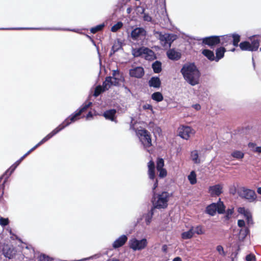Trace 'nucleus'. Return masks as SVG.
Returning <instances> with one entry per match:
<instances>
[{
    "label": "nucleus",
    "mask_w": 261,
    "mask_h": 261,
    "mask_svg": "<svg viewBox=\"0 0 261 261\" xmlns=\"http://www.w3.org/2000/svg\"><path fill=\"white\" fill-rule=\"evenodd\" d=\"M180 72L185 81L192 86L200 83L201 72L194 62L183 64Z\"/></svg>",
    "instance_id": "nucleus-1"
},
{
    "label": "nucleus",
    "mask_w": 261,
    "mask_h": 261,
    "mask_svg": "<svg viewBox=\"0 0 261 261\" xmlns=\"http://www.w3.org/2000/svg\"><path fill=\"white\" fill-rule=\"evenodd\" d=\"M92 105V102L86 100L81 107L77 109L74 112L69 116L63 122L65 126H68L71 123L74 122L80 119L79 116L81 114L86 111L89 107Z\"/></svg>",
    "instance_id": "nucleus-2"
},
{
    "label": "nucleus",
    "mask_w": 261,
    "mask_h": 261,
    "mask_svg": "<svg viewBox=\"0 0 261 261\" xmlns=\"http://www.w3.org/2000/svg\"><path fill=\"white\" fill-rule=\"evenodd\" d=\"M225 205L219 198L217 202H213L208 205L205 208V213L211 216H214L217 212L219 214L225 213Z\"/></svg>",
    "instance_id": "nucleus-3"
},
{
    "label": "nucleus",
    "mask_w": 261,
    "mask_h": 261,
    "mask_svg": "<svg viewBox=\"0 0 261 261\" xmlns=\"http://www.w3.org/2000/svg\"><path fill=\"white\" fill-rule=\"evenodd\" d=\"M255 35L249 37L251 42L249 41H243L239 44L240 49L243 51H255L257 50L259 46V40L253 39Z\"/></svg>",
    "instance_id": "nucleus-4"
},
{
    "label": "nucleus",
    "mask_w": 261,
    "mask_h": 261,
    "mask_svg": "<svg viewBox=\"0 0 261 261\" xmlns=\"http://www.w3.org/2000/svg\"><path fill=\"white\" fill-rule=\"evenodd\" d=\"M194 40L197 41H202V45H207L211 48L214 49L215 47L221 43V36L214 35L207 36L203 38L196 37Z\"/></svg>",
    "instance_id": "nucleus-5"
},
{
    "label": "nucleus",
    "mask_w": 261,
    "mask_h": 261,
    "mask_svg": "<svg viewBox=\"0 0 261 261\" xmlns=\"http://www.w3.org/2000/svg\"><path fill=\"white\" fill-rule=\"evenodd\" d=\"M136 134L144 146L150 147L152 145L151 135L147 129H138L136 131Z\"/></svg>",
    "instance_id": "nucleus-6"
},
{
    "label": "nucleus",
    "mask_w": 261,
    "mask_h": 261,
    "mask_svg": "<svg viewBox=\"0 0 261 261\" xmlns=\"http://www.w3.org/2000/svg\"><path fill=\"white\" fill-rule=\"evenodd\" d=\"M0 30H63L72 31L73 32H77V31L75 29H70L67 28H26V27H19V28H2Z\"/></svg>",
    "instance_id": "nucleus-7"
},
{
    "label": "nucleus",
    "mask_w": 261,
    "mask_h": 261,
    "mask_svg": "<svg viewBox=\"0 0 261 261\" xmlns=\"http://www.w3.org/2000/svg\"><path fill=\"white\" fill-rule=\"evenodd\" d=\"M147 239L145 238H143L141 240L133 238L129 240L128 242L129 248L134 251L144 249L147 246Z\"/></svg>",
    "instance_id": "nucleus-8"
},
{
    "label": "nucleus",
    "mask_w": 261,
    "mask_h": 261,
    "mask_svg": "<svg viewBox=\"0 0 261 261\" xmlns=\"http://www.w3.org/2000/svg\"><path fill=\"white\" fill-rule=\"evenodd\" d=\"M172 193H169L167 191H163L158 194L157 201L154 203L159 205L161 208H165L168 206V202L169 198L172 196Z\"/></svg>",
    "instance_id": "nucleus-9"
},
{
    "label": "nucleus",
    "mask_w": 261,
    "mask_h": 261,
    "mask_svg": "<svg viewBox=\"0 0 261 261\" xmlns=\"http://www.w3.org/2000/svg\"><path fill=\"white\" fill-rule=\"evenodd\" d=\"M156 33L159 34V39L160 41L164 42L163 45L168 44L169 47H171L172 43L177 38V35L172 33L163 34L160 32H156Z\"/></svg>",
    "instance_id": "nucleus-10"
},
{
    "label": "nucleus",
    "mask_w": 261,
    "mask_h": 261,
    "mask_svg": "<svg viewBox=\"0 0 261 261\" xmlns=\"http://www.w3.org/2000/svg\"><path fill=\"white\" fill-rule=\"evenodd\" d=\"M242 192L239 193V196L243 199H245L249 202L256 201L257 195L253 190L242 187Z\"/></svg>",
    "instance_id": "nucleus-11"
},
{
    "label": "nucleus",
    "mask_w": 261,
    "mask_h": 261,
    "mask_svg": "<svg viewBox=\"0 0 261 261\" xmlns=\"http://www.w3.org/2000/svg\"><path fill=\"white\" fill-rule=\"evenodd\" d=\"M66 126H65V124L62 122L60 124H59L56 128L53 129L50 133L47 135L44 138H43L37 144L40 146L42 144H44L45 142L47 141L48 140L51 139L53 137L55 136L56 134L59 133L60 131L64 129Z\"/></svg>",
    "instance_id": "nucleus-12"
},
{
    "label": "nucleus",
    "mask_w": 261,
    "mask_h": 261,
    "mask_svg": "<svg viewBox=\"0 0 261 261\" xmlns=\"http://www.w3.org/2000/svg\"><path fill=\"white\" fill-rule=\"evenodd\" d=\"M167 58L173 61H177L180 59L181 57V54L178 49H176L175 48L169 49L166 52Z\"/></svg>",
    "instance_id": "nucleus-13"
},
{
    "label": "nucleus",
    "mask_w": 261,
    "mask_h": 261,
    "mask_svg": "<svg viewBox=\"0 0 261 261\" xmlns=\"http://www.w3.org/2000/svg\"><path fill=\"white\" fill-rule=\"evenodd\" d=\"M147 32L144 28L138 27L133 29L130 33V37L133 40H138L140 37L146 36Z\"/></svg>",
    "instance_id": "nucleus-14"
},
{
    "label": "nucleus",
    "mask_w": 261,
    "mask_h": 261,
    "mask_svg": "<svg viewBox=\"0 0 261 261\" xmlns=\"http://www.w3.org/2000/svg\"><path fill=\"white\" fill-rule=\"evenodd\" d=\"M145 73L144 68L141 66H137L129 70L130 76L137 79L142 78Z\"/></svg>",
    "instance_id": "nucleus-15"
},
{
    "label": "nucleus",
    "mask_w": 261,
    "mask_h": 261,
    "mask_svg": "<svg viewBox=\"0 0 261 261\" xmlns=\"http://www.w3.org/2000/svg\"><path fill=\"white\" fill-rule=\"evenodd\" d=\"M208 192L212 197L219 196L223 193V187L220 184L210 186Z\"/></svg>",
    "instance_id": "nucleus-16"
},
{
    "label": "nucleus",
    "mask_w": 261,
    "mask_h": 261,
    "mask_svg": "<svg viewBox=\"0 0 261 261\" xmlns=\"http://www.w3.org/2000/svg\"><path fill=\"white\" fill-rule=\"evenodd\" d=\"M116 113L117 111L116 109H112L104 112L102 116L106 118V119L110 120L111 121L114 122L115 123H117L118 121L117 120Z\"/></svg>",
    "instance_id": "nucleus-17"
},
{
    "label": "nucleus",
    "mask_w": 261,
    "mask_h": 261,
    "mask_svg": "<svg viewBox=\"0 0 261 261\" xmlns=\"http://www.w3.org/2000/svg\"><path fill=\"white\" fill-rule=\"evenodd\" d=\"M193 129L188 126H184L178 132V136L183 139L188 140L192 133Z\"/></svg>",
    "instance_id": "nucleus-18"
},
{
    "label": "nucleus",
    "mask_w": 261,
    "mask_h": 261,
    "mask_svg": "<svg viewBox=\"0 0 261 261\" xmlns=\"http://www.w3.org/2000/svg\"><path fill=\"white\" fill-rule=\"evenodd\" d=\"M127 235H121L113 242L112 244L113 248L116 249L123 246L127 242Z\"/></svg>",
    "instance_id": "nucleus-19"
},
{
    "label": "nucleus",
    "mask_w": 261,
    "mask_h": 261,
    "mask_svg": "<svg viewBox=\"0 0 261 261\" xmlns=\"http://www.w3.org/2000/svg\"><path fill=\"white\" fill-rule=\"evenodd\" d=\"M148 85L150 87L159 89L161 86V81L159 76H152L148 81Z\"/></svg>",
    "instance_id": "nucleus-20"
},
{
    "label": "nucleus",
    "mask_w": 261,
    "mask_h": 261,
    "mask_svg": "<svg viewBox=\"0 0 261 261\" xmlns=\"http://www.w3.org/2000/svg\"><path fill=\"white\" fill-rule=\"evenodd\" d=\"M143 55H144V59L146 60L152 61L156 59L154 51L147 47L145 48Z\"/></svg>",
    "instance_id": "nucleus-21"
},
{
    "label": "nucleus",
    "mask_w": 261,
    "mask_h": 261,
    "mask_svg": "<svg viewBox=\"0 0 261 261\" xmlns=\"http://www.w3.org/2000/svg\"><path fill=\"white\" fill-rule=\"evenodd\" d=\"M226 51L225 48L223 46L217 48L216 49L215 61L218 62L220 59L223 58Z\"/></svg>",
    "instance_id": "nucleus-22"
},
{
    "label": "nucleus",
    "mask_w": 261,
    "mask_h": 261,
    "mask_svg": "<svg viewBox=\"0 0 261 261\" xmlns=\"http://www.w3.org/2000/svg\"><path fill=\"white\" fill-rule=\"evenodd\" d=\"M120 49H122V43L118 39L117 43H114L112 46L110 53L109 54V57H111L116 52L119 51Z\"/></svg>",
    "instance_id": "nucleus-23"
},
{
    "label": "nucleus",
    "mask_w": 261,
    "mask_h": 261,
    "mask_svg": "<svg viewBox=\"0 0 261 261\" xmlns=\"http://www.w3.org/2000/svg\"><path fill=\"white\" fill-rule=\"evenodd\" d=\"M194 235V227L192 226L190 229L187 231H184L181 233V237L184 240H188L191 239Z\"/></svg>",
    "instance_id": "nucleus-24"
},
{
    "label": "nucleus",
    "mask_w": 261,
    "mask_h": 261,
    "mask_svg": "<svg viewBox=\"0 0 261 261\" xmlns=\"http://www.w3.org/2000/svg\"><path fill=\"white\" fill-rule=\"evenodd\" d=\"M202 54L210 61H215V56L213 51L208 49H204L202 51Z\"/></svg>",
    "instance_id": "nucleus-25"
},
{
    "label": "nucleus",
    "mask_w": 261,
    "mask_h": 261,
    "mask_svg": "<svg viewBox=\"0 0 261 261\" xmlns=\"http://www.w3.org/2000/svg\"><path fill=\"white\" fill-rule=\"evenodd\" d=\"M250 233V230L249 227H246L242 228L239 231V239L240 241H244L246 237Z\"/></svg>",
    "instance_id": "nucleus-26"
},
{
    "label": "nucleus",
    "mask_w": 261,
    "mask_h": 261,
    "mask_svg": "<svg viewBox=\"0 0 261 261\" xmlns=\"http://www.w3.org/2000/svg\"><path fill=\"white\" fill-rule=\"evenodd\" d=\"M221 36V43L220 44L223 46H226L228 44H231V34H227Z\"/></svg>",
    "instance_id": "nucleus-27"
},
{
    "label": "nucleus",
    "mask_w": 261,
    "mask_h": 261,
    "mask_svg": "<svg viewBox=\"0 0 261 261\" xmlns=\"http://www.w3.org/2000/svg\"><path fill=\"white\" fill-rule=\"evenodd\" d=\"M190 158L194 164H199L200 163V159L197 150H194L191 152Z\"/></svg>",
    "instance_id": "nucleus-28"
},
{
    "label": "nucleus",
    "mask_w": 261,
    "mask_h": 261,
    "mask_svg": "<svg viewBox=\"0 0 261 261\" xmlns=\"http://www.w3.org/2000/svg\"><path fill=\"white\" fill-rule=\"evenodd\" d=\"M151 67L153 69L154 73H160L162 70L161 62L158 60L155 61L152 64Z\"/></svg>",
    "instance_id": "nucleus-29"
},
{
    "label": "nucleus",
    "mask_w": 261,
    "mask_h": 261,
    "mask_svg": "<svg viewBox=\"0 0 261 261\" xmlns=\"http://www.w3.org/2000/svg\"><path fill=\"white\" fill-rule=\"evenodd\" d=\"M145 48V47L142 46L139 48H133V56L135 58L142 56L144 53Z\"/></svg>",
    "instance_id": "nucleus-30"
},
{
    "label": "nucleus",
    "mask_w": 261,
    "mask_h": 261,
    "mask_svg": "<svg viewBox=\"0 0 261 261\" xmlns=\"http://www.w3.org/2000/svg\"><path fill=\"white\" fill-rule=\"evenodd\" d=\"M151 98L156 102H161L164 99V96L160 92H154L151 94Z\"/></svg>",
    "instance_id": "nucleus-31"
},
{
    "label": "nucleus",
    "mask_w": 261,
    "mask_h": 261,
    "mask_svg": "<svg viewBox=\"0 0 261 261\" xmlns=\"http://www.w3.org/2000/svg\"><path fill=\"white\" fill-rule=\"evenodd\" d=\"M231 35V43L234 46L237 47L239 45V43L241 40V36L237 33L232 34Z\"/></svg>",
    "instance_id": "nucleus-32"
},
{
    "label": "nucleus",
    "mask_w": 261,
    "mask_h": 261,
    "mask_svg": "<svg viewBox=\"0 0 261 261\" xmlns=\"http://www.w3.org/2000/svg\"><path fill=\"white\" fill-rule=\"evenodd\" d=\"M234 213V207H231L230 208H227L226 210V207L225 208V213L223 214L225 215L223 217V219L224 221H228L231 218L232 215Z\"/></svg>",
    "instance_id": "nucleus-33"
},
{
    "label": "nucleus",
    "mask_w": 261,
    "mask_h": 261,
    "mask_svg": "<svg viewBox=\"0 0 261 261\" xmlns=\"http://www.w3.org/2000/svg\"><path fill=\"white\" fill-rule=\"evenodd\" d=\"M238 212L239 214L243 215L246 219L252 215L250 211L248 209H246L244 207H239L238 208Z\"/></svg>",
    "instance_id": "nucleus-34"
},
{
    "label": "nucleus",
    "mask_w": 261,
    "mask_h": 261,
    "mask_svg": "<svg viewBox=\"0 0 261 261\" xmlns=\"http://www.w3.org/2000/svg\"><path fill=\"white\" fill-rule=\"evenodd\" d=\"M188 179L191 185H195L197 182L196 173L195 171H191L188 176Z\"/></svg>",
    "instance_id": "nucleus-35"
},
{
    "label": "nucleus",
    "mask_w": 261,
    "mask_h": 261,
    "mask_svg": "<svg viewBox=\"0 0 261 261\" xmlns=\"http://www.w3.org/2000/svg\"><path fill=\"white\" fill-rule=\"evenodd\" d=\"M18 167V166L14 163L13 165H12L8 169L9 170L10 172L7 175V176L6 177L5 179H4V180L3 183V185H4L8 181V179L9 177L11 176V175L14 172V171L15 170L16 168Z\"/></svg>",
    "instance_id": "nucleus-36"
},
{
    "label": "nucleus",
    "mask_w": 261,
    "mask_h": 261,
    "mask_svg": "<svg viewBox=\"0 0 261 261\" xmlns=\"http://www.w3.org/2000/svg\"><path fill=\"white\" fill-rule=\"evenodd\" d=\"M231 156L236 159H242L244 156V153L240 150H234L231 153Z\"/></svg>",
    "instance_id": "nucleus-37"
},
{
    "label": "nucleus",
    "mask_w": 261,
    "mask_h": 261,
    "mask_svg": "<svg viewBox=\"0 0 261 261\" xmlns=\"http://www.w3.org/2000/svg\"><path fill=\"white\" fill-rule=\"evenodd\" d=\"M105 24L102 23L99 24H98L94 27H92L90 29V32L92 34H95L96 33L102 31Z\"/></svg>",
    "instance_id": "nucleus-38"
},
{
    "label": "nucleus",
    "mask_w": 261,
    "mask_h": 261,
    "mask_svg": "<svg viewBox=\"0 0 261 261\" xmlns=\"http://www.w3.org/2000/svg\"><path fill=\"white\" fill-rule=\"evenodd\" d=\"M155 198H152L151 202L152 203V205L149 211L147 212L148 213L151 214V215L153 216L154 214V211L155 209H160L159 205L154 203V200Z\"/></svg>",
    "instance_id": "nucleus-39"
},
{
    "label": "nucleus",
    "mask_w": 261,
    "mask_h": 261,
    "mask_svg": "<svg viewBox=\"0 0 261 261\" xmlns=\"http://www.w3.org/2000/svg\"><path fill=\"white\" fill-rule=\"evenodd\" d=\"M103 92H105V91L102 89L101 86L100 85H98L95 88L93 96L97 97Z\"/></svg>",
    "instance_id": "nucleus-40"
},
{
    "label": "nucleus",
    "mask_w": 261,
    "mask_h": 261,
    "mask_svg": "<svg viewBox=\"0 0 261 261\" xmlns=\"http://www.w3.org/2000/svg\"><path fill=\"white\" fill-rule=\"evenodd\" d=\"M143 215L144 219H145L146 224L147 225H150V224L151 222L153 216L151 215V214H150L148 213H144L143 214Z\"/></svg>",
    "instance_id": "nucleus-41"
},
{
    "label": "nucleus",
    "mask_w": 261,
    "mask_h": 261,
    "mask_svg": "<svg viewBox=\"0 0 261 261\" xmlns=\"http://www.w3.org/2000/svg\"><path fill=\"white\" fill-rule=\"evenodd\" d=\"M123 27V23L121 21H118L111 27V31L112 32H116Z\"/></svg>",
    "instance_id": "nucleus-42"
},
{
    "label": "nucleus",
    "mask_w": 261,
    "mask_h": 261,
    "mask_svg": "<svg viewBox=\"0 0 261 261\" xmlns=\"http://www.w3.org/2000/svg\"><path fill=\"white\" fill-rule=\"evenodd\" d=\"M164 160L163 158H158L156 161V169L160 168H163L164 166Z\"/></svg>",
    "instance_id": "nucleus-43"
},
{
    "label": "nucleus",
    "mask_w": 261,
    "mask_h": 261,
    "mask_svg": "<svg viewBox=\"0 0 261 261\" xmlns=\"http://www.w3.org/2000/svg\"><path fill=\"white\" fill-rule=\"evenodd\" d=\"M39 261H53L54 259L48 255L42 253L38 257Z\"/></svg>",
    "instance_id": "nucleus-44"
},
{
    "label": "nucleus",
    "mask_w": 261,
    "mask_h": 261,
    "mask_svg": "<svg viewBox=\"0 0 261 261\" xmlns=\"http://www.w3.org/2000/svg\"><path fill=\"white\" fill-rule=\"evenodd\" d=\"M194 234L196 233L198 235L203 234L204 233V231L203 229V227L201 225H198L196 226L195 228V230H194Z\"/></svg>",
    "instance_id": "nucleus-45"
},
{
    "label": "nucleus",
    "mask_w": 261,
    "mask_h": 261,
    "mask_svg": "<svg viewBox=\"0 0 261 261\" xmlns=\"http://www.w3.org/2000/svg\"><path fill=\"white\" fill-rule=\"evenodd\" d=\"M156 170L159 172V176L160 178H163L167 176V172L165 168H160Z\"/></svg>",
    "instance_id": "nucleus-46"
},
{
    "label": "nucleus",
    "mask_w": 261,
    "mask_h": 261,
    "mask_svg": "<svg viewBox=\"0 0 261 261\" xmlns=\"http://www.w3.org/2000/svg\"><path fill=\"white\" fill-rule=\"evenodd\" d=\"M9 220L8 218H0V225L3 227H5L8 225Z\"/></svg>",
    "instance_id": "nucleus-47"
},
{
    "label": "nucleus",
    "mask_w": 261,
    "mask_h": 261,
    "mask_svg": "<svg viewBox=\"0 0 261 261\" xmlns=\"http://www.w3.org/2000/svg\"><path fill=\"white\" fill-rule=\"evenodd\" d=\"M217 251L219 252V253L224 256L226 255V252L224 250V248L221 245H218L216 247Z\"/></svg>",
    "instance_id": "nucleus-48"
},
{
    "label": "nucleus",
    "mask_w": 261,
    "mask_h": 261,
    "mask_svg": "<svg viewBox=\"0 0 261 261\" xmlns=\"http://www.w3.org/2000/svg\"><path fill=\"white\" fill-rule=\"evenodd\" d=\"M148 174L150 179L154 180L155 177V169L148 170Z\"/></svg>",
    "instance_id": "nucleus-49"
},
{
    "label": "nucleus",
    "mask_w": 261,
    "mask_h": 261,
    "mask_svg": "<svg viewBox=\"0 0 261 261\" xmlns=\"http://www.w3.org/2000/svg\"><path fill=\"white\" fill-rule=\"evenodd\" d=\"M86 36L90 39V41H91V42L92 43V44L96 47V49H97V54H98L99 56H100V53H99V47L96 44V43L94 41V40L92 38V37L91 36H90L89 35H86Z\"/></svg>",
    "instance_id": "nucleus-50"
},
{
    "label": "nucleus",
    "mask_w": 261,
    "mask_h": 261,
    "mask_svg": "<svg viewBox=\"0 0 261 261\" xmlns=\"http://www.w3.org/2000/svg\"><path fill=\"white\" fill-rule=\"evenodd\" d=\"M246 261H256V257L254 254L250 253L246 256Z\"/></svg>",
    "instance_id": "nucleus-51"
},
{
    "label": "nucleus",
    "mask_w": 261,
    "mask_h": 261,
    "mask_svg": "<svg viewBox=\"0 0 261 261\" xmlns=\"http://www.w3.org/2000/svg\"><path fill=\"white\" fill-rule=\"evenodd\" d=\"M112 77L111 76H107L104 81L106 83H107L108 85V86L111 87L112 86Z\"/></svg>",
    "instance_id": "nucleus-52"
},
{
    "label": "nucleus",
    "mask_w": 261,
    "mask_h": 261,
    "mask_svg": "<svg viewBox=\"0 0 261 261\" xmlns=\"http://www.w3.org/2000/svg\"><path fill=\"white\" fill-rule=\"evenodd\" d=\"M143 20L148 22H151L152 17L148 13H144L143 15Z\"/></svg>",
    "instance_id": "nucleus-53"
},
{
    "label": "nucleus",
    "mask_w": 261,
    "mask_h": 261,
    "mask_svg": "<svg viewBox=\"0 0 261 261\" xmlns=\"http://www.w3.org/2000/svg\"><path fill=\"white\" fill-rule=\"evenodd\" d=\"M148 170L155 169L154 162L152 160H150L148 163Z\"/></svg>",
    "instance_id": "nucleus-54"
},
{
    "label": "nucleus",
    "mask_w": 261,
    "mask_h": 261,
    "mask_svg": "<svg viewBox=\"0 0 261 261\" xmlns=\"http://www.w3.org/2000/svg\"><path fill=\"white\" fill-rule=\"evenodd\" d=\"M238 225L239 227L241 228L246 227L245 226V222L244 220L240 219L238 221Z\"/></svg>",
    "instance_id": "nucleus-55"
},
{
    "label": "nucleus",
    "mask_w": 261,
    "mask_h": 261,
    "mask_svg": "<svg viewBox=\"0 0 261 261\" xmlns=\"http://www.w3.org/2000/svg\"><path fill=\"white\" fill-rule=\"evenodd\" d=\"M120 71L118 69L114 70L113 71L112 76H111L112 77V79L114 80V77H117L119 75H120Z\"/></svg>",
    "instance_id": "nucleus-56"
},
{
    "label": "nucleus",
    "mask_w": 261,
    "mask_h": 261,
    "mask_svg": "<svg viewBox=\"0 0 261 261\" xmlns=\"http://www.w3.org/2000/svg\"><path fill=\"white\" fill-rule=\"evenodd\" d=\"M158 180L157 179H155V181L154 182V184H153V187H152V192L153 193V196L152 198H155V193L154 192V190L158 187Z\"/></svg>",
    "instance_id": "nucleus-57"
},
{
    "label": "nucleus",
    "mask_w": 261,
    "mask_h": 261,
    "mask_svg": "<svg viewBox=\"0 0 261 261\" xmlns=\"http://www.w3.org/2000/svg\"><path fill=\"white\" fill-rule=\"evenodd\" d=\"M101 88L105 91V92H106V91H108L110 87L108 86V85L107 83L103 81L101 86Z\"/></svg>",
    "instance_id": "nucleus-58"
},
{
    "label": "nucleus",
    "mask_w": 261,
    "mask_h": 261,
    "mask_svg": "<svg viewBox=\"0 0 261 261\" xmlns=\"http://www.w3.org/2000/svg\"><path fill=\"white\" fill-rule=\"evenodd\" d=\"M246 221H247V224L249 225L253 224V221L252 215L248 217V218L246 219Z\"/></svg>",
    "instance_id": "nucleus-59"
},
{
    "label": "nucleus",
    "mask_w": 261,
    "mask_h": 261,
    "mask_svg": "<svg viewBox=\"0 0 261 261\" xmlns=\"http://www.w3.org/2000/svg\"><path fill=\"white\" fill-rule=\"evenodd\" d=\"M143 109L144 110H150L152 111H153V108L152 105L150 104H145L143 106Z\"/></svg>",
    "instance_id": "nucleus-60"
},
{
    "label": "nucleus",
    "mask_w": 261,
    "mask_h": 261,
    "mask_svg": "<svg viewBox=\"0 0 261 261\" xmlns=\"http://www.w3.org/2000/svg\"><path fill=\"white\" fill-rule=\"evenodd\" d=\"M115 80H118L119 82H124L125 81V79L122 74H120V75H119L117 77H114Z\"/></svg>",
    "instance_id": "nucleus-61"
},
{
    "label": "nucleus",
    "mask_w": 261,
    "mask_h": 261,
    "mask_svg": "<svg viewBox=\"0 0 261 261\" xmlns=\"http://www.w3.org/2000/svg\"><path fill=\"white\" fill-rule=\"evenodd\" d=\"M229 192L230 194L234 195L236 193L237 189L234 186H232L229 188Z\"/></svg>",
    "instance_id": "nucleus-62"
},
{
    "label": "nucleus",
    "mask_w": 261,
    "mask_h": 261,
    "mask_svg": "<svg viewBox=\"0 0 261 261\" xmlns=\"http://www.w3.org/2000/svg\"><path fill=\"white\" fill-rule=\"evenodd\" d=\"M138 9V11L139 13H140L141 14H144L145 13V9L143 7L141 6H138L137 7Z\"/></svg>",
    "instance_id": "nucleus-63"
},
{
    "label": "nucleus",
    "mask_w": 261,
    "mask_h": 261,
    "mask_svg": "<svg viewBox=\"0 0 261 261\" xmlns=\"http://www.w3.org/2000/svg\"><path fill=\"white\" fill-rule=\"evenodd\" d=\"M5 256L9 259H11L13 258V255L11 253H9L8 251L6 252L5 254Z\"/></svg>",
    "instance_id": "nucleus-64"
}]
</instances>
